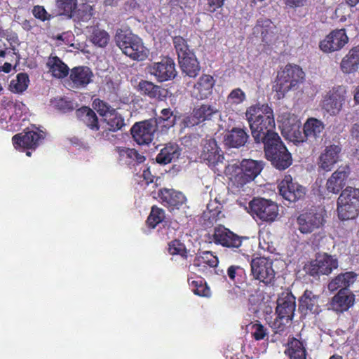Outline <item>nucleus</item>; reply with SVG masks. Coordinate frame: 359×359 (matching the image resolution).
Returning <instances> with one entry per match:
<instances>
[{
    "instance_id": "nucleus-1",
    "label": "nucleus",
    "mask_w": 359,
    "mask_h": 359,
    "mask_svg": "<svg viewBox=\"0 0 359 359\" xmlns=\"http://www.w3.org/2000/svg\"><path fill=\"white\" fill-rule=\"evenodd\" d=\"M278 122L280 123L282 135L294 144L320 138L325 128L321 121L310 118L304 123L303 133H302L300 130L301 122L298 117L287 111L279 114Z\"/></svg>"
},
{
    "instance_id": "nucleus-2",
    "label": "nucleus",
    "mask_w": 359,
    "mask_h": 359,
    "mask_svg": "<svg viewBox=\"0 0 359 359\" xmlns=\"http://www.w3.org/2000/svg\"><path fill=\"white\" fill-rule=\"evenodd\" d=\"M252 135L257 143L278 138L274 132L275 120L272 109L267 104H257L248 107L245 112Z\"/></svg>"
},
{
    "instance_id": "nucleus-3",
    "label": "nucleus",
    "mask_w": 359,
    "mask_h": 359,
    "mask_svg": "<svg viewBox=\"0 0 359 359\" xmlns=\"http://www.w3.org/2000/svg\"><path fill=\"white\" fill-rule=\"evenodd\" d=\"M115 41L123 53L134 60L142 61L148 57L149 50L144 46L142 39L130 30H118Z\"/></svg>"
},
{
    "instance_id": "nucleus-4",
    "label": "nucleus",
    "mask_w": 359,
    "mask_h": 359,
    "mask_svg": "<svg viewBox=\"0 0 359 359\" xmlns=\"http://www.w3.org/2000/svg\"><path fill=\"white\" fill-rule=\"evenodd\" d=\"M304 78V73L297 65H288L278 72L276 84L273 86L278 99L283 98L285 95L294 88Z\"/></svg>"
},
{
    "instance_id": "nucleus-5",
    "label": "nucleus",
    "mask_w": 359,
    "mask_h": 359,
    "mask_svg": "<svg viewBox=\"0 0 359 359\" xmlns=\"http://www.w3.org/2000/svg\"><path fill=\"white\" fill-rule=\"evenodd\" d=\"M265 156L273 165L279 170H285L292 164V156L283 144L279 136L264 143Z\"/></svg>"
},
{
    "instance_id": "nucleus-6",
    "label": "nucleus",
    "mask_w": 359,
    "mask_h": 359,
    "mask_svg": "<svg viewBox=\"0 0 359 359\" xmlns=\"http://www.w3.org/2000/svg\"><path fill=\"white\" fill-rule=\"evenodd\" d=\"M359 210V189L348 187L342 191L337 200V212L340 219L355 217Z\"/></svg>"
},
{
    "instance_id": "nucleus-7",
    "label": "nucleus",
    "mask_w": 359,
    "mask_h": 359,
    "mask_svg": "<svg viewBox=\"0 0 359 359\" xmlns=\"http://www.w3.org/2000/svg\"><path fill=\"white\" fill-rule=\"evenodd\" d=\"M237 202L241 206L243 205L247 212L254 218L257 217L264 222H273L278 215V205L271 200L262 198H254L249 202L248 206L244 205L239 199Z\"/></svg>"
},
{
    "instance_id": "nucleus-8",
    "label": "nucleus",
    "mask_w": 359,
    "mask_h": 359,
    "mask_svg": "<svg viewBox=\"0 0 359 359\" xmlns=\"http://www.w3.org/2000/svg\"><path fill=\"white\" fill-rule=\"evenodd\" d=\"M200 158L215 172H222L226 168L222 151L213 139L203 142Z\"/></svg>"
},
{
    "instance_id": "nucleus-9",
    "label": "nucleus",
    "mask_w": 359,
    "mask_h": 359,
    "mask_svg": "<svg viewBox=\"0 0 359 359\" xmlns=\"http://www.w3.org/2000/svg\"><path fill=\"white\" fill-rule=\"evenodd\" d=\"M147 69L158 82L172 80L177 75L173 60L167 57L161 58L160 61L151 62L147 66Z\"/></svg>"
},
{
    "instance_id": "nucleus-10",
    "label": "nucleus",
    "mask_w": 359,
    "mask_h": 359,
    "mask_svg": "<svg viewBox=\"0 0 359 359\" xmlns=\"http://www.w3.org/2000/svg\"><path fill=\"white\" fill-rule=\"evenodd\" d=\"M253 34L260 37L262 42L268 46H276L281 37L276 25L269 19L264 18L257 20L253 28Z\"/></svg>"
},
{
    "instance_id": "nucleus-11",
    "label": "nucleus",
    "mask_w": 359,
    "mask_h": 359,
    "mask_svg": "<svg viewBox=\"0 0 359 359\" xmlns=\"http://www.w3.org/2000/svg\"><path fill=\"white\" fill-rule=\"evenodd\" d=\"M44 133L38 128H33L14 135L13 144L16 149H34L44 139Z\"/></svg>"
},
{
    "instance_id": "nucleus-12",
    "label": "nucleus",
    "mask_w": 359,
    "mask_h": 359,
    "mask_svg": "<svg viewBox=\"0 0 359 359\" xmlns=\"http://www.w3.org/2000/svg\"><path fill=\"white\" fill-rule=\"evenodd\" d=\"M346 93V91L344 86H338L332 88L323 97L322 108L331 115L337 114L345 102Z\"/></svg>"
},
{
    "instance_id": "nucleus-13",
    "label": "nucleus",
    "mask_w": 359,
    "mask_h": 359,
    "mask_svg": "<svg viewBox=\"0 0 359 359\" xmlns=\"http://www.w3.org/2000/svg\"><path fill=\"white\" fill-rule=\"evenodd\" d=\"M272 265V262L264 257L252 259L251 272L253 277L266 285L272 283L276 275Z\"/></svg>"
},
{
    "instance_id": "nucleus-14",
    "label": "nucleus",
    "mask_w": 359,
    "mask_h": 359,
    "mask_svg": "<svg viewBox=\"0 0 359 359\" xmlns=\"http://www.w3.org/2000/svg\"><path fill=\"white\" fill-rule=\"evenodd\" d=\"M156 129V121L147 120L136 123L131 128V134L138 144L147 145L152 142Z\"/></svg>"
},
{
    "instance_id": "nucleus-15",
    "label": "nucleus",
    "mask_w": 359,
    "mask_h": 359,
    "mask_svg": "<svg viewBox=\"0 0 359 359\" xmlns=\"http://www.w3.org/2000/svg\"><path fill=\"white\" fill-rule=\"evenodd\" d=\"M298 229L302 233H309L322 226L324 224L323 211L311 210L301 214L297 219Z\"/></svg>"
},
{
    "instance_id": "nucleus-16",
    "label": "nucleus",
    "mask_w": 359,
    "mask_h": 359,
    "mask_svg": "<svg viewBox=\"0 0 359 359\" xmlns=\"http://www.w3.org/2000/svg\"><path fill=\"white\" fill-rule=\"evenodd\" d=\"M337 266L338 262L337 259L325 253L320 254L316 257L315 260L311 262L309 271L311 276L327 275Z\"/></svg>"
},
{
    "instance_id": "nucleus-17",
    "label": "nucleus",
    "mask_w": 359,
    "mask_h": 359,
    "mask_svg": "<svg viewBox=\"0 0 359 359\" xmlns=\"http://www.w3.org/2000/svg\"><path fill=\"white\" fill-rule=\"evenodd\" d=\"M280 195L290 202L302 198L305 195V189L297 182H294L290 175H285L279 186Z\"/></svg>"
},
{
    "instance_id": "nucleus-18",
    "label": "nucleus",
    "mask_w": 359,
    "mask_h": 359,
    "mask_svg": "<svg viewBox=\"0 0 359 359\" xmlns=\"http://www.w3.org/2000/svg\"><path fill=\"white\" fill-rule=\"evenodd\" d=\"M348 41L345 29H337L328 34L320 43V49L325 53L340 50Z\"/></svg>"
},
{
    "instance_id": "nucleus-19",
    "label": "nucleus",
    "mask_w": 359,
    "mask_h": 359,
    "mask_svg": "<svg viewBox=\"0 0 359 359\" xmlns=\"http://www.w3.org/2000/svg\"><path fill=\"white\" fill-rule=\"evenodd\" d=\"M296 304L295 297L290 292H283L277 300L276 313L280 319L287 323L294 316Z\"/></svg>"
},
{
    "instance_id": "nucleus-20",
    "label": "nucleus",
    "mask_w": 359,
    "mask_h": 359,
    "mask_svg": "<svg viewBox=\"0 0 359 359\" xmlns=\"http://www.w3.org/2000/svg\"><path fill=\"white\" fill-rule=\"evenodd\" d=\"M210 242H214L216 244H219L228 248H239L242 243L239 236L222 226L215 229Z\"/></svg>"
},
{
    "instance_id": "nucleus-21",
    "label": "nucleus",
    "mask_w": 359,
    "mask_h": 359,
    "mask_svg": "<svg viewBox=\"0 0 359 359\" xmlns=\"http://www.w3.org/2000/svg\"><path fill=\"white\" fill-rule=\"evenodd\" d=\"M158 196L164 205L171 210L179 209L187 201L185 196L173 189H160Z\"/></svg>"
},
{
    "instance_id": "nucleus-22",
    "label": "nucleus",
    "mask_w": 359,
    "mask_h": 359,
    "mask_svg": "<svg viewBox=\"0 0 359 359\" xmlns=\"http://www.w3.org/2000/svg\"><path fill=\"white\" fill-rule=\"evenodd\" d=\"M349 174L348 166L346 165L338 168L327 180V190L333 194H338L346 185Z\"/></svg>"
},
{
    "instance_id": "nucleus-23",
    "label": "nucleus",
    "mask_w": 359,
    "mask_h": 359,
    "mask_svg": "<svg viewBox=\"0 0 359 359\" xmlns=\"http://www.w3.org/2000/svg\"><path fill=\"white\" fill-rule=\"evenodd\" d=\"M215 80L210 75L201 76L191 90L192 97L197 100L207 99L212 93Z\"/></svg>"
},
{
    "instance_id": "nucleus-24",
    "label": "nucleus",
    "mask_w": 359,
    "mask_h": 359,
    "mask_svg": "<svg viewBox=\"0 0 359 359\" xmlns=\"http://www.w3.org/2000/svg\"><path fill=\"white\" fill-rule=\"evenodd\" d=\"M341 150V147L337 145L326 147L319 156V168L325 171L331 170L334 164L339 161Z\"/></svg>"
},
{
    "instance_id": "nucleus-25",
    "label": "nucleus",
    "mask_w": 359,
    "mask_h": 359,
    "mask_svg": "<svg viewBox=\"0 0 359 359\" xmlns=\"http://www.w3.org/2000/svg\"><path fill=\"white\" fill-rule=\"evenodd\" d=\"M93 74L88 67H76L70 72V80L75 88H85L93 80Z\"/></svg>"
},
{
    "instance_id": "nucleus-26",
    "label": "nucleus",
    "mask_w": 359,
    "mask_h": 359,
    "mask_svg": "<svg viewBox=\"0 0 359 359\" xmlns=\"http://www.w3.org/2000/svg\"><path fill=\"white\" fill-rule=\"evenodd\" d=\"M354 304V295L347 290H340L332 298L330 309L337 312L347 311Z\"/></svg>"
},
{
    "instance_id": "nucleus-27",
    "label": "nucleus",
    "mask_w": 359,
    "mask_h": 359,
    "mask_svg": "<svg viewBox=\"0 0 359 359\" xmlns=\"http://www.w3.org/2000/svg\"><path fill=\"white\" fill-rule=\"evenodd\" d=\"M232 189L234 194L250 195L252 193L250 184L253 180H249L241 170L231 177Z\"/></svg>"
},
{
    "instance_id": "nucleus-28",
    "label": "nucleus",
    "mask_w": 359,
    "mask_h": 359,
    "mask_svg": "<svg viewBox=\"0 0 359 359\" xmlns=\"http://www.w3.org/2000/svg\"><path fill=\"white\" fill-rule=\"evenodd\" d=\"M219 109L213 105L201 104L194 109L192 118L194 124H198L205 121L212 120L215 116H218Z\"/></svg>"
},
{
    "instance_id": "nucleus-29",
    "label": "nucleus",
    "mask_w": 359,
    "mask_h": 359,
    "mask_svg": "<svg viewBox=\"0 0 359 359\" xmlns=\"http://www.w3.org/2000/svg\"><path fill=\"white\" fill-rule=\"evenodd\" d=\"M249 139L246 130L240 128H233L224 138L225 144L234 148H239L245 144Z\"/></svg>"
},
{
    "instance_id": "nucleus-30",
    "label": "nucleus",
    "mask_w": 359,
    "mask_h": 359,
    "mask_svg": "<svg viewBox=\"0 0 359 359\" xmlns=\"http://www.w3.org/2000/svg\"><path fill=\"white\" fill-rule=\"evenodd\" d=\"M180 155V149L179 146L175 143H168L161 149L156 160L160 164L166 165L177 159Z\"/></svg>"
},
{
    "instance_id": "nucleus-31",
    "label": "nucleus",
    "mask_w": 359,
    "mask_h": 359,
    "mask_svg": "<svg viewBox=\"0 0 359 359\" xmlns=\"http://www.w3.org/2000/svg\"><path fill=\"white\" fill-rule=\"evenodd\" d=\"M116 151L118 154V161L123 164L131 165L134 163L140 164L145 161V157L134 149L118 147Z\"/></svg>"
},
{
    "instance_id": "nucleus-32",
    "label": "nucleus",
    "mask_w": 359,
    "mask_h": 359,
    "mask_svg": "<svg viewBox=\"0 0 359 359\" xmlns=\"http://www.w3.org/2000/svg\"><path fill=\"white\" fill-rule=\"evenodd\" d=\"M182 72L190 77H195L200 70L199 63L194 53L178 59Z\"/></svg>"
},
{
    "instance_id": "nucleus-33",
    "label": "nucleus",
    "mask_w": 359,
    "mask_h": 359,
    "mask_svg": "<svg viewBox=\"0 0 359 359\" xmlns=\"http://www.w3.org/2000/svg\"><path fill=\"white\" fill-rule=\"evenodd\" d=\"M299 309L302 311L312 313L318 312V296L306 290L299 300Z\"/></svg>"
},
{
    "instance_id": "nucleus-34",
    "label": "nucleus",
    "mask_w": 359,
    "mask_h": 359,
    "mask_svg": "<svg viewBox=\"0 0 359 359\" xmlns=\"http://www.w3.org/2000/svg\"><path fill=\"white\" fill-rule=\"evenodd\" d=\"M356 275L353 272H346L338 275L328 284V289L334 292L338 289L346 290L355 280Z\"/></svg>"
},
{
    "instance_id": "nucleus-35",
    "label": "nucleus",
    "mask_w": 359,
    "mask_h": 359,
    "mask_svg": "<svg viewBox=\"0 0 359 359\" xmlns=\"http://www.w3.org/2000/svg\"><path fill=\"white\" fill-rule=\"evenodd\" d=\"M263 167L264 164L261 161L245 159L241 163V168L238 169L249 177V180H254L261 172Z\"/></svg>"
},
{
    "instance_id": "nucleus-36",
    "label": "nucleus",
    "mask_w": 359,
    "mask_h": 359,
    "mask_svg": "<svg viewBox=\"0 0 359 359\" xmlns=\"http://www.w3.org/2000/svg\"><path fill=\"white\" fill-rule=\"evenodd\" d=\"M47 66L53 76L58 79L65 77L69 73V67L59 57H49Z\"/></svg>"
},
{
    "instance_id": "nucleus-37",
    "label": "nucleus",
    "mask_w": 359,
    "mask_h": 359,
    "mask_svg": "<svg viewBox=\"0 0 359 359\" xmlns=\"http://www.w3.org/2000/svg\"><path fill=\"white\" fill-rule=\"evenodd\" d=\"M76 116L79 118L88 127L93 130H97L99 126L95 113L87 107L76 110Z\"/></svg>"
},
{
    "instance_id": "nucleus-38",
    "label": "nucleus",
    "mask_w": 359,
    "mask_h": 359,
    "mask_svg": "<svg viewBox=\"0 0 359 359\" xmlns=\"http://www.w3.org/2000/svg\"><path fill=\"white\" fill-rule=\"evenodd\" d=\"M106 123V130L116 132L121 130L125 126V120L122 115L116 109L111 111L103 119Z\"/></svg>"
},
{
    "instance_id": "nucleus-39",
    "label": "nucleus",
    "mask_w": 359,
    "mask_h": 359,
    "mask_svg": "<svg viewBox=\"0 0 359 359\" xmlns=\"http://www.w3.org/2000/svg\"><path fill=\"white\" fill-rule=\"evenodd\" d=\"M285 353L290 359H306V350L303 343L297 339L290 341Z\"/></svg>"
},
{
    "instance_id": "nucleus-40",
    "label": "nucleus",
    "mask_w": 359,
    "mask_h": 359,
    "mask_svg": "<svg viewBox=\"0 0 359 359\" xmlns=\"http://www.w3.org/2000/svg\"><path fill=\"white\" fill-rule=\"evenodd\" d=\"M188 283L195 294L205 297H209L211 295L209 287L201 278H196V279L190 278L188 279Z\"/></svg>"
},
{
    "instance_id": "nucleus-41",
    "label": "nucleus",
    "mask_w": 359,
    "mask_h": 359,
    "mask_svg": "<svg viewBox=\"0 0 359 359\" xmlns=\"http://www.w3.org/2000/svg\"><path fill=\"white\" fill-rule=\"evenodd\" d=\"M29 83V76L26 73H19L15 79H12L9 84V89L13 93H22L28 88Z\"/></svg>"
},
{
    "instance_id": "nucleus-42",
    "label": "nucleus",
    "mask_w": 359,
    "mask_h": 359,
    "mask_svg": "<svg viewBox=\"0 0 359 359\" xmlns=\"http://www.w3.org/2000/svg\"><path fill=\"white\" fill-rule=\"evenodd\" d=\"M15 53L4 46H0V72L9 73L13 67L12 62Z\"/></svg>"
},
{
    "instance_id": "nucleus-43",
    "label": "nucleus",
    "mask_w": 359,
    "mask_h": 359,
    "mask_svg": "<svg viewBox=\"0 0 359 359\" xmlns=\"http://www.w3.org/2000/svg\"><path fill=\"white\" fill-rule=\"evenodd\" d=\"M6 109L12 115L13 118L15 119L17 123H20V120H25L27 108L22 102H15L9 104Z\"/></svg>"
},
{
    "instance_id": "nucleus-44",
    "label": "nucleus",
    "mask_w": 359,
    "mask_h": 359,
    "mask_svg": "<svg viewBox=\"0 0 359 359\" xmlns=\"http://www.w3.org/2000/svg\"><path fill=\"white\" fill-rule=\"evenodd\" d=\"M21 126L20 123H17L12 115L4 108L0 116V127L7 130H16Z\"/></svg>"
},
{
    "instance_id": "nucleus-45",
    "label": "nucleus",
    "mask_w": 359,
    "mask_h": 359,
    "mask_svg": "<svg viewBox=\"0 0 359 359\" xmlns=\"http://www.w3.org/2000/svg\"><path fill=\"white\" fill-rule=\"evenodd\" d=\"M88 32L92 33L90 35V39L94 44L100 47H104L107 44L109 36L104 30L92 27L89 28Z\"/></svg>"
},
{
    "instance_id": "nucleus-46",
    "label": "nucleus",
    "mask_w": 359,
    "mask_h": 359,
    "mask_svg": "<svg viewBox=\"0 0 359 359\" xmlns=\"http://www.w3.org/2000/svg\"><path fill=\"white\" fill-rule=\"evenodd\" d=\"M160 88L148 81H141L138 84V90L149 97L154 98L159 95Z\"/></svg>"
},
{
    "instance_id": "nucleus-47",
    "label": "nucleus",
    "mask_w": 359,
    "mask_h": 359,
    "mask_svg": "<svg viewBox=\"0 0 359 359\" xmlns=\"http://www.w3.org/2000/svg\"><path fill=\"white\" fill-rule=\"evenodd\" d=\"M56 6L62 14L72 18L76 11V0H57Z\"/></svg>"
},
{
    "instance_id": "nucleus-48",
    "label": "nucleus",
    "mask_w": 359,
    "mask_h": 359,
    "mask_svg": "<svg viewBox=\"0 0 359 359\" xmlns=\"http://www.w3.org/2000/svg\"><path fill=\"white\" fill-rule=\"evenodd\" d=\"M246 100L245 93L240 88L233 89L226 97V104L237 106Z\"/></svg>"
},
{
    "instance_id": "nucleus-49",
    "label": "nucleus",
    "mask_w": 359,
    "mask_h": 359,
    "mask_svg": "<svg viewBox=\"0 0 359 359\" xmlns=\"http://www.w3.org/2000/svg\"><path fill=\"white\" fill-rule=\"evenodd\" d=\"M93 15V6L88 3H84L79 6V8L75 11L74 16L78 21L88 22Z\"/></svg>"
},
{
    "instance_id": "nucleus-50",
    "label": "nucleus",
    "mask_w": 359,
    "mask_h": 359,
    "mask_svg": "<svg viewBox=\"0 0 359 359\" xmlns=\"http://www.w3.org/2000/svg\"><path fill=\"white\" fill-rule=\"evenodd\" d=\"M201 263L208 264L210 267H215L217 266L219 260L217 257L211 252L204 251L195 259L193 266H198Z\"/></svg>"
},
{
    "instance_id": "nucleus-51",
    "label": "nucleus",
    "mask_w": 359,
    "mask_h": 359,
    "mask_svg": "<svg viewBox=\"0 0 359 359\" xmlns=\"http://www.w3.org/2000/svg\"><path fill=\"white\" fill-rule=\"evenodd\" d=\"M359 63H358L352 56H350V53H348L342 59L340 68L343 73L351 74L358 71Z\"/></svg>"
},
{
    "instance_id": "nucleus-52",
    "label": "nucleus",
    "mask_w": 359,
    "mask_h": 359,
    "mask_svg": "<svg viewBox=\"0 0 359 359\" xmlns=\"http://www.w3.org/2000/svg\"><path fill=\"white\" fill-rule=\"evenodd\" d=\"M165 218L164 211L156 206L152 207L149 216L147 218V225L154 229L156 225L161 223Z\"/></svg>"
},
{
    "instance_id": "nucleus-53",
    "label": "nucleus",
    "mask_w": 359,
    "mask_h": 359,
    "mask_svg": "<svg viewBox=\"0 0 359 359\" xmlns=\"http://www.w3.org/2000/svg\"><path fill=\"white\" fill-rule=\"evenodd\" d=\"M173 43L178 55V59L184 56H186L189 54L194 53L189 48V46L187 44V42L184 40V39H183L181 36H175L173 39Z\"/></svg>"
},
{
    "instance_id": "nucleus-54",
    "label": "nucleus",
    "mask_w": 359,
    "mask_h": 359,
    "mask_svg": "<svg viewBox=\"0 0 359 359\" xmlns=\"http://www.w3.org/2000/svg\"><path fill=\"white\" fill-rule=\"evenodd\" d=\"M248 329L256 340L264 339L269 334L268 328L259 323L250 325Z\"/></svg>"
},
{
    "instance_id": "nucleus-55",
    "label": "nucleus",
    "mask_w": 359,
    "mask_h": 359,
    "mask_svg": "<svg viewBox=\"0 0 359 359\" xmlns=\"http://www.w3.org/2000/svg\"><path fill=\"white\" fill-rule=\"evenodd\" d=\"M156 124H161L163 127L170 128L175 125V117L172 116V112L170 109H163L161 112V116L157 118Z\"/></svg>"
},
{
    "instance_id": "nucleus-56",
    "label": "nucleus",
    "mask_w": 359,
    "mask_h": 359,
    "mask_svg": "<svg viewBox=\"0 0 359 359\" xmlns=\"http://www.w3.org/2000/svg\"><path fill=\"white\" fill-rule=\"evenodd\" d=\"M168 252L172 255H180L182 257H187V250L183 243L178 240H174L168 244Z\"/></svg>"
},
{
    "instance_id": "nucleus-57",
    "label": "nucleus",
    "mask_w": 359,
    "mask_h": 359,
    "mask_svg": "<svg viewBox=\"0 0 359 359\" xmlns=\"http://www.w3.org/2000/svg\"><path fill=\"white\" fill-rule=\"evenodd\" d=\"M51 104L55 108L63 112L72 110L75 108V104L73 102L63 98L54 99L51 100Z\"/></svg>"
},
{
    "instance_id": "nucleus-58",
    "label": "nucleus",
    "mask_w": 359,
    "mask_h": 359,
    "mask_svg": "<svg viewBox=\"0 0 359 359\" xmlns=\"http://www.w3.org/2000/svg\"><path fill=\"white\" fill-rule=\"evenodd\" d=\"M95 109L97 110L98 114L103 117V119L109 114L111 111L114 109L111 108L107 103L100 100H95L93 102Z\"/></svg>"
},
{
    "instance_id": "nucleus-59",
    "label": "nucleus",
    "mask_w": 359,
    "mask_h": 359,
    "mask_svg": "<svg viewBox=\"0 0 359 359\" xmlns=\"http://www.w3.org/2000/svg\"><path fill=\"white\" fill-rule=\"evenodd\" d=\"M34 16L42 21L48 19V15L43 6H35L32 10Z\"/></svg>"
},
{
    "instance_id": "nucleus-60",
    "label": "nucleus",
    "mask_w": 359,
    "mask_h": 359,
    "mask_svg": "<svg viewBox=\"0 0 359 359\" xmlns=\"http://www.w3.org/2000/svg\"><path fill=\"white\" fill-rule=\"evenodd\" d=\"M244 273L243 269L238 266H231L227 270V274L232 280L236 279V276H241Z\"/></svg>"
},
{
    "instance_id": "nucleus-61",
    "label": "nucleus",
    "mask_w": 359,
    "mask_h": 359,
    "mask_svg": "<svg viewBox=\"0 0 359 359\" xmlns=\"http://www.w3.org/2000/svg\"><path fill=\"white\" fill-rule=\"evenodd\" d=\"M269 238L268 233H262L259 236V245L260 248L264 250H271V245L269 241H266V239Z\"/></svg>"
},
{
    "instance_id": "nucleus-62",
    "label": "nucleus",
    "mask_w": 359,
    "mask_h": 359,
    "mask_svg": "<svg viewBox=\"0 0 359 359\" xmlns=\"http://www.w3.org/2000/svg\"><path fill=\"white\" fill-rule=\"evenodd\" d=\"M224 0H208L207 11L214 12L222 6Z\"/></svg>"
},
{
    "instance_id": "nucleus-63",
    "label": "nucleus",
    "mask_w": 359,
    "mask_h": 359,
    "mask_svg": "<svg viewBox=\"0 0 359 359\" xmlns=\"http://www.w3.org/2000/svg\"><path fill=\"white\" fill-rule=\"evenodd\" d=\"M346 6L344 5H339L335 10V18L338 19L340 22L346 20V16L344 15Z\"/></svg>"
},
{
    "instance_id": "nucleus-64",
    "label": "nucleus",
    "mask_w": 359,
    "mask_h": 359,
    "mask_svg": "<svg viewBox=\"0 0 359 359\" xmlns=\"http://www.w3.org/2000/svg\"><path fill=\"white\" fill-rule=\"evenodd\" d=\"M141 177L145 181V183L147 184H149V183L153 182L154 176L151 175L149 168H144Z\"/></svg>"
}]
</instances>
